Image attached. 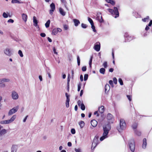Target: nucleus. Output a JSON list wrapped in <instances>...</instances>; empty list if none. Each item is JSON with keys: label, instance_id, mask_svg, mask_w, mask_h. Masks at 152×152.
<instances>
[{"label": "nucleus", "instance_id": "052dcab7", "mask_svg": "<svg viewBox=\"0 0 152 152\" xmlns=\"http://www.w3.org/2000/svg\"><path fill=\"white\" fill-rule=\"evenodd\" d=\"M66 96V100H69V95H68V94L66 93L65 94Z\"/></svg>", "mask_w": 152, "mask_h": 152}, {"label": "nucleus", "instance_id": "bb28decb", "mask_svg": "<svg viewBox=\"0 0 152 152\" xmlns=\"http://www.w3.org/2000/svg\"><path fill=\"white\" fill-rule=\"evenodd\" d=\"M50 23V20H48L46 23L45 25L46 28H48L49 27Z\"/></svg>", "mask_w": 152, "mask_h": 152}, {"label": "nucleus", "instance_id": "393cba45", "mask_svg": "<svg viewBox=\"0 0 152 152\" xmlns=\"http://www.w3.org/2000/svg\"><path fill=\"white\" fill-rule=\"evenodd\" d=\"M110 89V87L109 85L107 84L105 86V92L106 93V92H108Z\"/></svg>", "mask_w": 152, "mask_h": 152}, {"label": "nucleus", "instance_id": "de8ad7c7", "mask_svg": "<svg viewBox=\"0 0 152 152\" xmlns=\"http://www.w3.org/2000/svg\"><path fill=\"white\" fill-rule=\"evenodd\" d=\"M5 86V84L3 83H1V84H0V87L1 88H4Z\"/></svg>", "mask_w": 152, "mask_h": 152}, {"label": "nucleus", "instance_id": "9b49d317", "mask_svg": "<svg viewBox=\"0 0 152 152\" xmlns=\"http://www.w3.org/2000/svg\"><path fill=\"white\" fill-rule=\"evenodd\" d=\"M101 14L100 12H98L97 13L96 18L100 23H102L104 22V20L102 18V17L101 16Z\"/></svg>", "mask_w": 152, "mask_h": 152}, {"label": "nucleus", "instance_id": "338daca9", "mask_svg": "<svg viewBox=\"0 0 152 152\" xmlns=\"http://www.w3.org/2000/svg\"><path fill=\"white\" fill-rule=\"evenodd\" d=\"M72 143L71 142H68V143H67V145L68 146L71 147L72 146Z\"/></svg>", "mask_w": 152, "mask_h": 152}, {"label": "nucleus", "instance_id": "2f4dec72", "mask_svg": "<svg viewBox=\"0 0 152 152\" xmlns=\"http://www.w3.org/2000/svg\"><path fill=\"white\" fill-rule=\"evenodd\" d=\"M134 132L135 134L138 136H140L141 134V132L137 130H134Z\"/></svg>", "mask_w": 152, "mask_h": 152}, {"label": "nucleus", "instance_id": "f257e3e1", "mask_svg": "<svg viewBox=\"0 0 152 152\" xmlns=\"http://www.w3.org/2000/svg\"><path fill=\"white\" fill-rule=\"evenodd\" d=\"M103 132L102 136L100 138V140L102 141L108 137V134L111 129V125L109 124H105L102 126Z\"/></svg>", "mask_w": 152, "mask_h": 152}, {"label": "nucleus", "instance_id": "bf43d9fd", "mask_svg": "<svg viewBox=\"0 0 152 152\" xmlns=\"http://www.w3.org/2000/svg\"><path fill=\"white\" fill-rule=\"evenodd\" d=\"M53 51L54 54H57V53L56 52V50L55 47H53Z\"/></svg>", "mask_w": 152, "mask_h": 152}, {"label": "nucleus", "instance_id": "a18cd8bd", "mask_svg": "<svg viewBox=\"0 0 152 152\" xmlns=\"http://www.w3.org/2000/svg\"><path fill=\"white\" fill-rule=\"evenodd\" d=\"M103 66L104 68H106L107 67V62L105 61L103 64Z\"/></svg>", "mask_w": 152, "mask_h": 152}, {"label": "nucleus", "instance_id": "7c9ffc66", "mask_svg": "<svg viewBox=\"0 0 152 152\" xmlns=\"http://www.w3.org/2000/svg\"><path fill=\"white\" fill-rule=\"evenodd\" d=\"M137 124L136 123H134L132 125V127L133 129H134V130H135L137 128Z\"/></svg>", "mask_w": 152, "mask_h": 152}, {"label": "nucleus", "instance_id": "2eb2a0df", "mask_svg": "<svg viewBox=\"0 0 152 152\" xmlns=\"http://www.w3.org/2000/svg\"><path fill=\"white\" fill-rule=\"evenodd\" d=\"M7 132L6 129H4L0 131V140H2L3 138V136Z\"/></svg>", "mask_w": 152, "mask_h": 152}, {"label": "nucleus", "instance_id": "9d476101", "mask_svg": "<svg viewBox=\"0 0 152 152\" xmlns=\"http://www.w3.org/2000/svg\"><path fill=\"white\" fill-rule=\"evenodd\" d=\"M125 40L126 42L129 41L133 39V37H131L127 33H126L124 35Z\"/></svg>", "mask_w": 152, "mask_h": 152}, {"label": "nucleus", "instance_id": "e433bc0d", "mask_svg": "<svg viewBox=\"0 0 152 152\" xmlns=\"http://www.w3.org/2000/svg\"><path fill=\"white\" fill-rule=\"evenodd\" d=\"M88 20L89 22L90 23L91 25L93 24H94L93 21L92 19L88 17Z\"/></svg>", "mask_w": 152, "mask_h": 152}, {"label": "nucleus", "instance_id": "3c124183", "mask_svg": "<svg viewBox=\"0 0 152 152\" xmlns=\"http://www.w3.org/2000/svg\"><path fill=\"white\" fill-rule=\"evenodd\" d=\"M126 96H127V98L130 101H131V99H132V96H131L129 95H127Z\"/></svg>", "mask_w": 152, "mask_h": 152}, {"label": "nucleus", "instance_id": "cd10ccee", "mask_svg": "<svg viewBox=\"0 0 152 152\" xmlns=\"http://www.w3.org/2000/svg\"><path fill=\"white\" fill-rule=\"evenodd\" d=\"M107 2L113 5L115 4V2L113 0H105Z\"/></svg>", "mask_w": 152, "mask_h": 152}, {"label": "nucleus", "instance_id": "5701e85b", "mask_svg": "<svg viewBox=\"0 0 152 152\" xmlns=\"http://www.w3.org/2000/svg\"><path fill=\"white\" fill-rule=\"evenodd\" d=\"M22 17L23 20L25 22H26L27 18V15L23 13L22 15Z\"/></svg>", "mask_w": 152, "mask_h": 152}, {"label": "nucleus", "instance_id": "09e8293b", "mask_svg": "<svg viewBox=\"0 0 152 152\" xmlns=\"http://www.w3.org/2000/svg\"><path fill=\"white\" fill-rule=\"evenodd\" d=\"M81 84L80 83H79L78 85V88H77V91H80L81 88Z\"/></svg>", "mask_w": 152, "mask_h": 152}, {"label": "nucleus", "instance_id": "473e14b6", "mask_svg": "<svg viewBox=\"0 0 152 152\" xmlns=\"http://www.w3.org/2000/svg\"><path fill=\"white\" fill-rule=\"evenodd\" d=\"M80 108L83 110H84L85 109V106L83 103H82L81 104Z\"/></svg>", "mask_w": 152, "mask_h": 152}, {"label": "nucleus", "instance_id": "0e129e2a", "mask_svg": "<svg viewBox=\"0 0 152 152\" xmlns=\"http://www.w3.org/2000/svg\"><path fill=\"white\" fill-rule=\"evenodd\" d=\"M80 79L81 81L82 82L83 81V77L82 75H80Z\"/></svg>", "mask_w": 152, "mask_h": 152}, {"label": "nucleus", "instance_id": "6e6d98bb", "mask_svg": "<svg viewBox=\"0 0 152 152\" xmlns=\"http://www.w3.org/2000/svg\"><path fill=\"white\" fill-rule=\"evenodd\" d=\"M75 150L76 152H82L81 150L80 149L75 148Z\"/></svg>", "mask_w": 152, "mask_h": 152}, {"label": "nucleus", "instance_id": "6ab92c4d", "mask_svg": "<svg viewBox=\"0 0 152 152\" xmlns=\"http://www.w3.org/2000/svg\"><path fill=\"white\" fill-rule=\"evenodd\" d=\"M91 125L94 127H95L97 125V122L95 120H93L91 121Z\"/></svg>", "mask_w": 152, "mask_h": 152}, {"label": "nucleus", "instance_id": "4d7b16f0", "mask_svg": "<svg viewBox=\"0 0 152 152\" xmlns=\"http://www.w3.org/2000/svg\"><path fill=\"white\" fill-rule=\"evenodd\" d=\"M14 21L13 20L10 19L8 20L7 22L8 23H12L14 22Z\"/></svg>", "mask_w": 152, "mask_h": 152}, {"label": "nucleus", "instance_id": "a878e982", "mask_svg": "<svg viewBox=\"0 0 152 152\" xmlns=\"http://www.w3.org/2000/svg\"><path fill=\"white\" fill-rule=\"evenodd\" d=\"M59 11L60 13L62 16H64L65 15L66 12L64 11L63 10L62 8H60L59 9Z\"/></svg>", "mask_w": 152, "mask_h": 152}, {"label": "nucleus", "instance_id": "58836bf2", "mask_svg": "<svg viewBox=\"0 0 152 152\" xmlns=\"http://www.w3.org/2000/svg\"><path fill=\"white\" fill-rule=\"evenodd\" d=\"M77 64L78 66H79L80 64V59L79 56H77Z\"/></svg>", "mask_w": 152, "mask_h": 152}, {"label": "nucleus", "instance_id": "a19ab883", "mask_svg": "<svg viewBox=\"0 0 152 152\" xmlns=\"http://www.w3.org/2000/svg\"><path fill=\"white\" fill-rule=\"evenodd\" d=\"M81 26L82 28H86L87 27V26L86 24L83 23L81 24Z\"/></svg>", "mask_w": 152, "mask_h": 152}, {"label": "nucleus", "instance_id": "f3484780", "mask_svg": "<svg viewBox=\"0 0 152 152\" xmlns=\"http://www.w3.org/2000/svg\"><path fill=\"white\" fill-rule=\"evenodd\" d=\"M18 149V145H13L11 148V152H16Z\"/></svg>", "mask_w": 152, "mask_h": 152}, {"label": "nucleus", "instance_id": "f03ea898", "mask_svg": "<svg viewBox=\"0 0 152 152\" xmlns=\"http://www.w3.org/2000/svg\"><path fill=\"white\" fill-rule=\"evenodd\" d=\"M107 10L115 18H116L119 17V13L117 7H114L113 9L109 8Z\"/></svg>", "mask_w": 152, "mask_h": 152}, {"label": "nucleus", "instance_id": "a211bd4d", "mask_svg": "<svg viewBox=\"0 0 152 152\" xmlns=\"http://www.w3.org/2000/svg\"><path fill=\"white\" fill-rule=\"evenodd\" d=\"M73 21L74 23L75 26L76 27L78 26V25L80 23V21L76 19H73Z\"/></svg>", "mask_w": 152, "mask_h": 152}, {"label": "nucleus", "instance_id": "49530a36", "mask_svg": "<svg viewBox=\"0 0 152 152\" xmlns=\"http://www.w3.org/2000/svg\"><path fill=\"white\" fill-rule=\"evenodd\" d=\"M69 76H70V75L69 74L68 75V79H67V85H69V82L70 81V78Z\"/></svg>", "mask_w": 152, "mask_h": 152}, {"label": "nucleus", "instance_id": "79ce46f5", "mask_svg": "<svg viewBox=\"0 0 152 152\" xmlns=\"http://www.w3.org/2000/svg\"><path fill=\"white\" fill-rule=\"evenodd\" d=\"M118 81L121 85H123V83L122 80L121 78H119V79Z\"/></svg>", "mask_w": 152, "mask_h": 152}, {"label": "nucleus", "instance_id": "4be33fe9", "mask_svg": "<svg viewBox=\"0 0 152 152\" xmlns=\"http://www.w3.org/2000/svg\"><path fill=\"white\" fill-rule=\"evenodd\" d=\"M1 83H4V82H8L10 81V80L9 78H3L1 79Z\"/></svg>", "mask_w": 152, "mask_h": 152}, {"label": "nucleus", "instance_id": "680f3d73", "mask_svg": "<svg viewBox=\"0 0 152 152\" xmlns=\"http://www.w3.org/2000/svg\"><path fill=\"white\" fill-rule=\"evenodd\" d=\"M64 29L66 30L68 29V26L67 25H64Z\"/></svg>", "mask_w": 152, "mask_h": 152}, {"label": "nucleus", "instance_id": "72a5a7b5", "mask_svg": "<svg viewBox=\"0 0 152 152\" xmlns=\"http://www.w3.org/2000/svg\"><path fill=\"white\" fill-rule=\"evenodd\" d=\"M149 19V17L148 16H147L146 18H144L142 19V20L144 22H145L146 21H148Z\"/></svg>", "mask_w": 152, "mask_h": 152}, {"label": "nucleus", "instance_id": "8fccbe9b", "mask_svg": "<svg viewBox=\"0 0 152 152\" xmlns=\"http://www.w3.org/2000/svg\"><path fill=\"white\" fill-rule=\"evenodd\" d=\"M71 132L73 134H74L75 133V130L74 129H71Z\"/></svg>", "mask_w": 152, "mask_h": 152}, {"label": "nucleus", "instance_id": "c03bdc74", "mask_svg": "<svg viewBox=\"0 0 152 152\" xmlns=\"http://www.w3.org/2000/svg\"><path fill=\"white\" fill-rule=\"evenodd\" d=\"M88 74H85L84 76V80L85 81L88 78Z\"/></svg>", "mask_w": 152, "mask_h": 152}, {"label": "nucleus", "instance_id": "c85d7f7f", "mask_svg": "<svg viewBox=\"0 0 152 152\" xmlns=\"http://www.w3.org/2000/svg\"><path fill=\"white\" fill-rule=\"evenodd\" d=\"M105 71V69L104 68H101L99 70L100 73L102 74H104Z\"/></svg>", "mask_w": 152, "mask_h": 152}, {"label": "nucleus", "instance_id": "4c0bfd02", "mask_svg": "<svg viewBox=\"0 0 152 152\" xmlns=\"http://www.w3.org/2000/svg\"><path fill=\"white\" fill-rule=\"evenodd\" d=\"M91 25V28H92V29H93V31L94 32H96V30L95 29V26L94 25V24H92V25Z\"/></svg>", "mask_w": 152, "mask_h": 152}, {"label": "nucleus", "instance_id": "423d86ee", "mask_svg": "<svg viewBox=\"0 0 152 152\" xmlns=\"http://www.w3.org/2000/svg\"><path fill=\"white\" fill-rule=\"evenodd\" d=\"M129 148L132 152H134L135 148V144L134 141L133 140H130L129 143Z\"/></svg>", "mask_w": 152, "mask_h": 152}, {"label": "nucleus", "instance_id": "4468645a", "mask_svg": "<svg viewBox=\"0 0 152 152\" xmlns=\"http://www.w3.org/2000/svg\"><path fill=\"white\" fill-rule=\"evenodd\" d=\"M50 7L51 9L50 10L49 13L52 15L55 9V5L54 3H52L50 4Z\"/></svg>", "mask_w": 152, "mask_h": 152}, {"label": "nucleus", "instance_id": "69168bd1", "mask_svg": "<svg viewBox=\"0 0 152 152\" xmlns=\"http://www.w3.org/2000/svg\"><path fill=\"white\" fill-rule=\"evenodd\" d=\"M28 116V115H26V117H25V118H24V119L23 120V122H25L26 121Z\"/></svg>", "mask_w": 152, "mask_h": 152}, {"label": "nucleus", "instance_id": "b1692460", "mask_svg": "<svg viewBox=\"0 0 152 152\" xmlns=\"http://www.w3.org/2000/svg\"><path fill=\"white\" fill-rule=\"evenodd\" d=\"M104 110V107L103 106H102L100 107H99V112L101 113H103Z\"/></svg>", "mask_w": 152, "mask_h": 152}, {"label": "nucleus", "instance_id": "13d9d810", "mask_svg": "<svg viewBox=\"0 0 152 152\" xmlns=\"http://www.w3.org/2000/svg\"><path fill=\"white\" fill-rule=\"evenodd\" d=\"M40 36L42 37H45L46 36L45 34L44 33H41L40 34Z\"/></svg>", "mask_w": 152, "mask_h": 152}, {"label": "nucleus", "instance_id": "0eeeda50", "mask_svg": "<svg viewBox=\"0 0 152 152\" xmlns=\"http://www.w3.org/2000/svg\"><path fill=\"white\" fill-rule=\"evenodd\" d=\"M107 118L108 122V124H112L114 121V116L110 113H108L107 115Z\"/></svg>", "mask_w": 152, "mask_h": 152}, {"label": "nucleus", "instance_id": "1a4fd4ad", "mask_svg": "<svg viewBox=\"0 0 152 152\" xmlns=\"http://www.w3.org/2000/svg\"><path fill=\"white\" fill-rule=\"evenodd\" d=\"M11 96L12 98L14 100H17L19 97L18 93L14 90L12 91Z\"/></svg>", "mask_w": 152, "mask_h": 152}, {"label": "nucleus", "instance_id": "f8f14e48", "mask_svg": "<svg viewBox=\"0 0 152 152\" xmlns=\"http://www.w3.org/2000/svg\"><path fill=\"white\" fill-rule=\"evenodd\" d=\"M4 53L8 56H10L12 55L10 50L9 48H6L4 50Z\"/></svg>", "mask_w": 152, "mask_h": 152}, {"label": "nucleus", "instance_id": "c9c22d12", "mask_svg": "<svg viewBox=\"0 0 152 152\" xmlns=\"http://www.w3.org/2000/svg\"><path fill=\"white\" fill-rule=\"evenodd\" d=\"M11 2L12 3H20V2L18 0H12Z\"/></svg>", "mask_w": 152, "mask_h": 152}, {"label": "nucleus", "instance_id": "412c9836", "mask_svg": "<svg viewBox=\"0 0 152 152\" xmlns=\"http://www.w3.org/2000/svg\"><path fill=\"white\" fill-rule=\"evenodd\" d=\"M33 25L35 26H37V25L38 21L35 16H34L33 18Z\"/></svg>", "mask_w": 152, "mask_h": 152}, {"label": "nucleus", "instance_id": "c756f323", "mask_svg": "<svg viewBox=\"0 0 152 152\" xmlns=\"http://www.w3.org/2000/svg\"><path fill=\"white\" fill-rule=\"evenodd\" d=\"M79 124L80 128H82L84 125V123L83 121H81L79 123Z\"/></svg>", "mask_w": 152, "mask_h": 152}, {"label": "nucleus", "instance_id": "5fc2aeb1", "mask_svg": "<svg viewBox=\"0 0 152 152\" xmlns=\"http://www.w3.org/2000/svg\"><path fill=\"white\" fill-rule=\"evenodd\" d=\"M114 83L116 84L117 83V79L116 77H114L113 79Z\"/></svg>", "mask_w": 152, "mask_h": 152}, {"label": "nucleus", "instance_id": "dca6fc26", "mask_svg": "<svg viewBox=\"0 0 152 152\" xmlns=\"http://www.w3.org/2000/svg\"><path fill=\"white\" fill-rule=\"evenodd\" d=\"M62 31L61 29L59 28H54L52 31V34L54 35H56L58 32H60Z\"/></svg>", "mask_w": 152, "mask_h": 152}, {"label": "nucleus", "instance_id": "ea45409f", "mask_svg": "<svg viewBox=\"0 0 152 152\" xmlns=\"http://www.w3.org/2000/svg\"><path fill=\"white\" fill-rule=\"evenodd\" d=\"M18 53L21 57H23V53L22 52V51L21 50H20L18 51Z\"/></svg>", "mask_w": 152, "mask_h": 152}, {"label": "nucleus", "instance_id": "20e7f679", "mask_svg": "<svg viewBox=\"0 0 152 152\" xmlns=\"http://www.w3.org/2000/svg\"><path fill=\"white\" fill-rule=\"evenodd\" d=\"M16 116L15 115H13L10 120L2 121L0 123L2 124H8L12 122L16 118Z\"/></svg>", "mask_w": 152, "mask_h": 152}, {"label": "nucleus", "instance_id": "7ed1b4c3", "mask_svg": "<svg viewBox=\"0 0 152 152\" xmlns=\"http://www.w3.org/2000/svg\"><path fill=\"white\" fill-rule=\"evenodd\" d=\"M126 127V124L125 121L123 119L120 120L119 126L117 127V129L119 132L125 129Z\"/></svg>", "mask_w": 152, "mask_h": 152}, {"label": "nucleus", "instance_id": "ddd939ff", "mask_svg": "<svg viewBox=\"0 0 152 152\" xmlns=\"http://www.w3.org/2000/svg\"><path fill=\"white\" fill-rule=\"evenodd\" d=\"M94 49L97 51H99L100 50V44L99 42H97L95 44L94 47Z\"/></svg>", "mask_w": 152, "mask_h": 152}, {"label": "nucleus", "instance_id": "aec40b11", "mask_svg": "<svg viewBox=\"0 0 152 152\" xmlns=\"http://www.w3.org/2000/svg\"><path fill=\"white\" fill-rule=\"evenodd\" d=\"M147 145V142L146 139L145 138L143 140V143L142 145V148L143 149H145Z\"/></svg>", "mask_w": 152, "mask_h": 152}, {"label": "nucleus", "instance_id": "864d4df0", "mask_svg": "<svg viewBox=\"0 0 152 152\" xmlns=\"http://www.w3.org/2000/svg\"><path fill=\"white\" fill-rule=\"evenodd\" d=\"M82 70L84 72L86 70V66H84L82 67Z\"/></svg>", "mask_w": 152, "mask_h": 152}, {"label": "nucleus", "instance_id": "e2e57ef3", "mask_svg": "<svg viewBox=\"0 0 152 152\" xmlns=\"http://www.w3.org/2000/svg\"><path fill=\"white\" fill-rule=\"evenodd\" d=\"M81 101L80 100H79L77 102V104L79 106H80L81 105Z\"/></svg>", "mask_w": 152, "mask_h": 152}, {"label": "nucleus", "instance_id": "37998d69", "mask_svg": "<svg viewBox=\"0 0 152 152\" xmlns=\"http://www.w3.org/2000/svg\"><path fill=\"white\" fill-rule=\"evenodd\" d=\"M3 16L5 18H7L8 17V15L5 12H4L3 14Z\"/></svg>", "mask_w": 152, "mask_h": 152}, {"label": "nucleus", "instance_id": "603ef678", "mask_svg": "<svg viewBox=\"0 0 152 152\" xmlns=\"http://www.w3.org/2000/svg\"><path fill=\"white\" fill-rule=\"evenodd\" d=\"M109 83L111 86L112 87H113V81L112 80H110L109 81Z\"/></svg>", "mask_w": 152, "mask_h": 152}, {"label": "nucleus", "instance_id": "774afa93", "mask_svg": "<svg viewBox=\"0 0 152 152\" xmlns=\"http://www.w3.org/2000/svg\"><path fill=\"white\" fill-rule=\"evenodd\" d=\"M152 25V20H151L148 26H151Z\"/></svg>", "mask_w": 152, "mask_h": 152}, {"label": "nucleus", "instance_id": "6e6552de", "mask_svg": "<svg viewBox=\"0 0 152 152\" xmlns=\"http://www.w3.org/2000/svg\"><path fill=\"white\" fill-rule=\"evenodd\" d=\"M19 108V106H17L15 107H14L12 109H10L8 113V115L10 116L12 115L17 111Z\"/></svg>", "mask_w": 152, "mask_h": 152}, {"label": "nucleus", "instance_id": "f704fd0d", "mask_svg": "<svg viewBox=\"0 0 152 152\" xmlns=\"http://www.w3.org/2000/svg\"><path fill=\"white\" fill-rule=\"evenodd\" d=\"M69 100H66V107L68 108L69 107Z\"/></svg>", "mask_w": 152, "mask_h": 152}, {"label": "nucleus", "instance_id": "39448f33", "mask_svg": "<svg viewBox=\"0 0 152 152\" xmlns=\"http://www.w3.org/2000/svg\"><path fill=\"white\" fill-rule=\"evenodd\" d=\"M99 136L96 135L94 137L93 142L92 143L91 148L93 147L94 149L97 145L99 143V141L98 140Z\"/></svg>", "mask_w": 152, "mask_h": 152}]
</instances>
